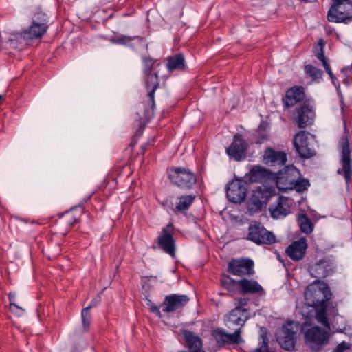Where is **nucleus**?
<instances>
[{
    "label": "nucleus",
    "mask_w": 352,
    "mask_h": 352,
    "mask_svg": "<svg viewBox=\"0 0 352 352\" xmlns=\"http://www.w3.org/2000/svg\"><path fill=\"white\" fill-rule=\"evenodd\" d=\"M142 60L143 62L142 72L144 76V83L148 91V101L146 103H142L144 107L143 116L141 117L139 113H137L139 117L138 126L129 144V148H133L137 144L139 138L143 135L146 126L153 117L154 108L155 107V92L160 86L157 74L152 73L156 60L151 56H142ZM129 152H133V149Z\"/></svg>",
    "instance_id": "f257e3e1"
},
{
    "label": "nucleus",
    "mask_w": 352,
    "mask_h": 352,
    "mask_svg": "<svg viewBox=\"0 0 352 352\" xmlns=\"http://www.w3.org/2000/svg\"><path fill=\"white\" fill-rule=\"evenodd\" d=\"M331 295L329 285L321 280H314L305 292L306 304L315 309L317 321L328 329L330 324L327 316V308Z\"/></svg>",
    "instance_id": "f03ea898"
},
{
    "label": "nucleus",
    "mask_w": 352,
    "mask_h": 352,
    "mask_svg": "<svg viewBox=\"0 0 352 352\" xmlns=\"http://www.w3.org/2000/svg\"><path fill=\"white\" fill-rule=\"evenodd\" d=\"M327 12L328 21L337 23H349L352 21V1L351 0H331Z\"/></svg>",
    "instance_id": "7ed1b4c3"
},
{
    "label": "nucleus",
    "mask_w": 352,
    "mask_h": 352,
    "mask_svg": "<svg viewBox=\"0 0 352 352\" xmlns=\"http://www.w3.org/2000/svg\"><path fill=\"white\" fill-rule=\"evenodd\" d=\"M168 174L171 183L184 190L193 188L197 183L195 174L184 167H172Z\"/></svg>",
    "instance_id": "20e7f679"
},
{
    "label": "nucleus",
    "mask_w": 352,
    "mask_h": 352,
    "mask_svg": "<svg viewBox=\"0 0 352 352\" xmlns=\"http://www.w3.org/2000/svg\"><path fill=\"white\" fill-rule=\"evenodd\" d=\"M246 239L256 245H272L276 241L273 232L268 231L260 222L252 221Z\"/></svg>",
    "instance_id": "39448f33"
},
{
    "label": "nucleus",
    "mask_w": 352,
    "mask_h": 352,
    "mask_svg": "<svg viewBox=\"0 0 352 352\" xmlns=\"http://www.w3.org/2000/svg\"><path fill=\"white\" fill-rule=\"evenodd\" d=\"M275 195V189L272 186L261 185L256 186L253 190L248 202V208L250 211L256 212L262 209L263 205L266 204L270 197Z\"/></svg>",
    "instance_id": "423d86ee"
},
{
    "label": "nucleus",
    "mask_w": 352,
    "mask_h": 352,
    "mask_svg": "<svg viewBox=\"0 0 352 352\" xmlns=\"http://www.w3.org/2000/svg\"><path fill=\"white\" fill-rule=\"evenodd\" d=\"M305 340L312 350L319 351L328 344L329 333L327 330L318 326H314L305 332Z\"/></svg>",
    "instance_id": "0eeeda50"
},
{
    "label": "nucleus",
    "mask_w": 352,
    "mask_h": 352,
    "mask_svg": "<svg viewBox=\"0 0 352 352\" xmlns=\"http://www.w3.org/2000/svg\"><path fill=\"white\" fill-rule=\"evenodd\" d=\"M314 102L312 99H307L304 103L296 107L295 120L300 129H304L314 123L316 118Z\"/></svg>",
    "instance_id": "6e6552de"
},
{
    "label": "nucleus",
    "mask_w": 352,
    "mask_h": 352,
    "mask_svg": "<svg viewBox=\"0 0 352 352\" xmlns=\"http://www.w3.org/2000/svg\"><path fill=\"white\" fill-rule=\"evenodd\" d=\"M297 327L293 322H289L282 326L277 333L276 340L280 346L287 351L294 349L296 339Z\"/></svg>",
    "instance_id": "1a4fd4ad"
},
{
    "label": "nucleus",
    "mask_w": 352,
    "mask_h": 352,
    "mask_svg": "<svg viewBox=\"0 0 352 352\" xmlns=\"http://www.w3.org/2000/svg\"><path fill=\"white\" fill-rule=\"evenodd\" d=\"M248 184L243 179H235L226 187V196L230 202L240 204L247 196Z\"/></svg>",
    "instance_id": "9d476101"
},
{
    "label": "nucleus",
    "mask_w": 352,
    "mask_h": 352,
    "mask_svg": "<svg viewBox=\"0 0 352 352\" xmlns=\"http://www.w3.org/2000/svg\"><path fill=\"white\" fill-rule=\"evenodd\" d=\"M308 99L305 89L302 85H294L287 89L285 95L282 98L284 109L292 108L297 104L304 103Z\"/></svg>",
    "instance_id": "9b49d317"
},
{
    "label": "nucleus",
    "mask_w": 352,
    "mask_h": 352,
    "mask_svg": "<svg viewBox=\"0 0 352 352\" xmlns=\"http://www.w3.org/2000/svg\"><path fill=\"white\" fill-rule=\"evenodd\" d=\"M242 330L241 328L235 329L233 333H228L225 329L222 328H217L212 331V336L215 339L217 344L220 347H223L227 345L238 344L243 342V339L241 336Z\"/></svg>",
    "instance_id": "f8f14e48"
},
{
    "label": "nucleus",
    "mask_w": 352,
    "mask_h": 352,
    "mask_svg": "<svg viewBox=\"0 0 352 352\" xmlns=\"http://www.w3.org/2000/svg\"><path fill=\"white\" fill-rule=\"evenodd\" d=\"M297 172L294 166H285L283 170L276 173L274 179L276 187L282 192L292 190L295 178L293 175Z\"/></svg>",
    "instance_id": "ddd939ff"
},
{
    "label": "nucleus",
    "mask_w": 352,
    "mask_h": 352,
    "mask_svg": "<svg viewBox=\"0 0 352 352\" xmlns=\"http://www.w3.org/2000/svg\"><path fill=\"white\" fill-rule=\"evenodd\" d=\"M228 270L234 276H252L254 274V262L250 258L232 259L228 263Z\"/></svg>",
    "instance_id": "4468645a"
},
{
    "label": "nucleus",
    "mask_w": 352,
    "mask_h": 352,
    "mask_svg": "<svg viewBox=\"0 0 352 352\" xmlns=\"http://www.w3.org/2000/svg\"><path fill=\"white\" fill-rule=\"evenodd\" d=\"M174 226L172 223H168L162 230L160 236L157 239L159 247L166 254L174 256L175 254V243L173 239Z\"/></svg>",
    "instance_id": "2eb2a0df"
},
{
    "label": "nucleus",
    "mask_w": 352,
    "mask_h": 352,
    "mask_svg": "<svg viewBox=\"0 0 352 352\" xmlns=\"http://www.w3.org/2000/svg\"><path fill=\"white\" fill-rule=\"evenodd\" d=\"M189 300L187 295L173 294L165 296L161 307L164 312L171 313L182 309Z\"/></svg>",
    "instance_id": "dca6fc26"
},
{
    "label": "nucleus",
    "mask_w": 352,
    "mask_h": 352,
    "mask_svg": "<svg viewBox=\"0 0 352 352\" xmlns=\"http://www.w3.org/2000/svg\"><path fill=\"white\" fill-rule=\"evenodd\" d=\"M311 134L305 131H300L293 138V144L297 154H316L314 146L309 141Z\"/></svg>",
    "instance_id": "f3484780"
},
{
    "label": "nucleus",
    "mask_w": 352,
    "mask_h": 352,
    "mask_svg": "<svg viewBox=\"0 0 352 352\" xmlns=\"http://www.w3.org/2000/svg\"><path fill=\"white\" fill-rule=\"evenodd\" d=\"M249 318L248 309L234 308L226 316V325L230 329H233L236 326H240L239 328L241 329Z\"/></svg>",
    "instance_id": "a211bd4d"
},
{
    "label": "nucleus",
    "mask_w": 352,
    "mask_h": 352,
    "mask_svg": "<svg viewBox=\"0 0 352 352\" xmlns=\"http://www.w3.org/2000/svg\"><path fill=\"white\" fill-rule=\"evenodd\" d=\"M292 201L291 199L280 196L277 201L270 207V212L272 217L278 219L284 217L289 213Z\"/></svg>",
    "instance_id": "6ab92c4d"
},
{
    "label": "nucleus",
    "mask_w": 352,
    "mask_h": 352,
    "mask_svg": "<svg viewBox=\"0 0 352 352\" xmlns=\"http://www.w3.org/2000/svg\"><path fill=\"white\" fill-rule=\"evenodd\" d=\"M307 248V241L305 238H302L298 241L293 242L286 249L287 255L293 261H298L301 260Z\"/></svg>",
    "instance_id": "aec40b11"
},
{
    "label": "nucleus",
    "mask_w": 352,
    "mask_h": 352,
    "mask_svg": "<svg viewBox=\"0 0 352 352\" xmlns=\"http://www.w3.org/2000/svg\"><path fill=\"white\" fill-rule=\"evenodd\" d=\"M249 144L243 135L240 133H236L233 136L232 142L226 148V154H245Z\"/></svg>",
    "instance_id": "412c9836"
},
{
    "label": "nucleus",
    "mask_w": 352,
    "mask_h": 352,
    "mask_svg": "<svg viewBox=\"0 0 352 352\" xmlns=\"http://www.w3.org/2000/svg\"><path fill=\"white\" fill-rule=\"evenodd\" d=\"M181 334L190 350L188 352L201 351L203 346V342L201 338L199 336L192 331L185 329L182 331Z\"/></svg>",
    "instance_id": "4be33fe9"
},
{
    "label": "nucleus",
    "mask_w": 352,
    "mask_h": 352,
    "mask_svg": "<svg viewBox=\"0 0 352 352\" xmlns=\"http://www.w3.org/2000/svg\"><path fill=\"white\" fill-rule=\"evenodd\" d=\"M239 290L242 294H265L262 286L254 279L243 278L239 280Z\"/></svg>",
    "instance_id": "5701e85b"
},
{
    "label": "nucleus",
    "mask_w": 352,
    "mask_h": 352,
    "mask_svg": "<svg viewBox=\"0 0 352 352\" xmlns=\"http://www.w3.org/2000/svg\"><path fill=\"white\" fill-rule=\"evenodd\" d=\"M166 67L169 72L185 70L186 60L184 54L178 53L167 58Z\"/></svg>",
    "instance_id": "b1692460"
},
{
    "label": "nucleus",
    "mask_w": 352,
    "mask_h": 352,
    "mask_svg": "<svg viewBox=\"0 0 352 352\" xmlns=\"http://www.w3.org/2000/svg\"><path fill=\"white\" fill-rule=\"evenodd\" d=\"M328 267L329 265L325 260H320L318 262L309 266V272L313 277L324 278L329 274Z\"/></svg>",
    "instance_id": "393cba45"
},
{
    "label": "nucleus",
    "mask_w": 352,
    "mask_h": 352,
    "mask_svg": "<svg viewBox=\"0 0 352 352\" xmlns=\"http://www.w3.org/2000/svg\"><path fill=\"white\" fill-rule=\"evenodd\" d=\"M83 208H80V211L76 209H73L65 212L61 218L62 223L68 227L73 226L78 222L80 217L83 213Z\"/></svg>",
    "instance_id": "a878e982"
},
{
    "label": "nucleus",
    "mask_w": 352,
    "mask_h": 352,
    "mask_svg": "<svg viewBox=\"0 0 352 352\" xmlns=\"http://www.w3.org/2000/svg\"><path fill=\"white\" fill-rule=\"evenodd\" d=\"M196 196L195 195H184L179 197V201L174 210L175 212L183 213L188 210L193 204Z\"/></svg>",
    "instance_id": "bb28decb"
},
{
    "label": "nucleus",
    "mask_w": 352,
    "mask_h": 352,
    "mask_svg": "<svg viewBox=\"0 0 352 352\" xmlns=\"http://www.w3.org/2000/svg\"><path fill=\"white\" fill-rule=\"evenodd\" d=\"M47 32L37 24H31L28 29L21 32V36L27 39H35L41 38Z\"/></svg>",
    "instance_id": "cd10ccee"
},
{
    "label": "nucleus",
    "mask_w": 352,
    "mask_h": 352,
    "mask_svg": "<svg viewBox=\"0 0 352 352\" xmlns=\"http://www.w3.org/2000/svg\"><path fill=\"white\" fill-rule=\"evenodd\" d=\"M263 160L269 166L278 168L285 166L287 162V155H263Z\"/></svg>",
    "instance_id": "c85d7f7f"
},
{
    "label": "nucleus",
    "mask_w": 352,
    "mask_h": 352,
    "mask_svg": "<svg viewBox=\"0 0 352 352\" xmlns=\"http://www.w3.org/2000/svg\"><path fill=\"white\" fill-rule=\"evenodd\" d=\"M351 155H342V169L338 170V174H343L346 184H349L352 177V169L351 167Z\"/></svg>",
    "instance_id": "c756f323"
},
{
    "label": "nucleus",
    "mask_w": 352,
    "mask_h": 352,
    "mask_svg": "<svg viewBox=\"0 0 352 352\" xmlns=\"http://www.w3.org/2000/svg\"><path fill=\"white\" fill-rule=\"evenodd\" d=\"M298 224L300 230L307 234L312 232L314 230V224L307 214H304L298 217Z\"/></svg>",
    "instance_id": "7c9ffc66"
},
{
    "label": "nucleus",
    "mask_w": 352,
    "mask_h": 352,
    "mask_svg": "<svg viewBox=\"0 0 352 352\" xmlns=\"http://www.w3.org/2000/svg\"><path fill=\"white\" fill-rule=\"evenodd\" d=\"M133 38L138 39L139 41V42L142 41L141 36H125V35H122V34L112 36L110 38V41L112 43L119 44V45H122L126 46V45H129L131 40H132Z\"/></svg>",
    "instance_id": "2f4dec72"
},
{
    "label": "nucleus",
    "mask_w": 352,
    "mask_h": 352,
    "mask_svg": "<svg viewBox=\"0 0 352 352\" xmlns=\"http://www.w3.org/2000/svg\"><path fill=\"white\" fill-rule=\"evenodd\" d=\"M49 19L46 14L43 12H37L34 14L33 18L32 24H37L39 27L47 30L49 28Z\"/></svg>",
    "instance_id": "473e14b6"
},
{
    "label": "nucleus",
    "mask_w": 352,
    "mask_h": 352,
    "mask_svg": "<svg viewBox=\"0 0 352 352\" xmlns=\"http://www.w3.org/2000/svg\"><path fill=\"white\" fill-rule=\"evenodd\" d=\"M93 307V305H90L87 307L82 309L81 311L82 323L83 327V331L85 332L88 331L90 328L91 315L90 313V309Z\"/></svg>",
    "instance_id": "72a5a7b5"
},
{
    "label": "nucleus",
    "mask_w": 352,
    "mask_h": 352,
    "mask_svg": "<svg viewBox=\"0 0 352 352\" xmlns=\"http://www.w3.org/2000/svg\"><path fill=\"white\" fill-rule=\"evenodd\" d=\"M222 286L229 292H235L239 288V280H235L229 276H224L221 278Z\"/></svg>",
    "instance_id": "f704fd0d"
},
{
    "label": "nucleus",
    "mask_w": 352,
    "mask_h": 352,
    "mask_svg": "<svg viewBox=\"0 0 352 352\" xmlns=\"http://www.w3.org/2000/svg\"><path fill=\"white\" fill-rule=\"evenodd\" d=\"M266 176V169L261 167H254L250 173V179L252 182H258Z\"/></svg>",
    "instance_id": "c9c22d12"
},
{
    "label": "nucleus",
    "mask_w": 352,
    "mask_h": 352,
    "mask_svg": "<svg viewBox=\"0 0 352 352\" xmlns=\"http://www.w3.org/2000/svg\"><path fill=\"white\" fill-rule=\"evenodd\" d=\"M306 74L313 78V80L322 79V71L312 65H307L305 67Z\"/></svg>",
    "instance_id": "e433bc0d"
},
{
    "label": "nucleus",
    "mask_w": 352,
    "mask_h": 352,
    "mask_svg": "<svg viewBox=\"0 0 352 352\" xmlns=\"http://www.w3.org/2000/svg\"><path fill=\"white\" fill-rule=\"evenodd\" d=\"M324 45L325 42L324 39L320 38L318 40L317 43L314 47V53L320 61L326 59L324 52Z\"/></svg>",
    "instance_id": "4c0bfd02"
},
{
    "label": "nucleus",
    "mask_w": 352,
    "mask_h": 352,
    "mask_svg": "<svg viewBox=\"0 0 352 352\" xmlns=\"http://www.w3.org/2000/svg\"><path fill=\"white\" fill-rule=\"evenodd\" d=\"M339 151L341 154H350L351 150L349 147V142L346 134H344L340 139L338 143Z\"/></svg>",
    "instance_id": "58836bf2"
},
{
    "label": "nucleus",
    "mask_w": 352,
    "mask_h": 352,
    "mask_svg": "<svg viewBox=\"0 0 352 352\" xmlns=\"http://www.w3.org/2000/svg\"><path fill=\"white\" fill-rule=\"evenodd\" d=\"M309 182L307 179H302L300 180L294 179L293 189L295 188L298 192H302L309 186Z\"/></svg>",
    "instance_id": "ea45409f"
},
{
    "label": "nucleus",
    "mask_w": 352,
    "mask_h": 352,
    "mask_svg": "<svg viewBox=\"0 0 352 352\" xmlns=\"http://www.w3.org/2000/svg\"><path fill=\"white\" fill-rule=\"evenodd\" d=\"M126 46L131 47L133 50L137 51L140 47H145L146 50L148 49V43L144 42V38L142 37V41L139 42V41L136 38H133L131 40L129 45H126Z\"/></svg>",
    "instance_id": "a19ab883"
},
{
    "label": "nucleus",
    "mask_w": 352,
    "mask_h": 352,
    "mask_svg": "<svg viewBox=\"0 0 352 352\" xmlns=\"http://www.w3.org/2000/svg\"><path fill=\"white\" fill-rule=\"evenodd\" d=\"M255 139L253 140L252 143L256 144H261L269 140V133H256L254 135Z\"/></svg>",
    "instance_id": "79ce46f5"
},
{
    "label": "nucleus",
    "mask_w": 352,
    "mask_h": 352,
    "mask_svg": "<svg viewBox=\"0 0 352 352\" xmlns=\"http://www.w3.org/2000/svg\"><path fill=\"white\" fill-rule=\"evenodd\" d=\"M351 346V344L346 341H342L340 342L333 352H344L346 350L349 349Z\"/></svg>",
    "instance_id": "37998d69"
},
{
    "label": "nucleus",
    "mask_w": 352,
    "mask_h": 352,
    "mask_svg": "<svg viewBox=\"0 0 352 352\" xmlns=\"http://www.w3.org/2000/svg\"><path fill=\"white\" fill-rule=\"evenodd\" d=\"M10 309L12 313L18 316L22 315L24 312V309L15 304L14 302H11L10 303Z\"/></svg>",
    "instance_id": "c03bdc74"
},
{
    "label": "nucleus",
    "mask_w": 352,
    "mask_h": 352,
    "mask_svg": "<svg viewBox=\"0 0 352 352\" xmlns=\"http://www.w3.org/2000/svg\"><path fill=\"white\" fill-rule=\"evenodd\" d=\"M251 352H270L267 339L263 338L262 344Z\"/></svg>",
    "instance_id": "a18cd8bd"
},
{
    "label": "nucleus",
    "mask_w": 352,
    "mask_h": 352,
    "mask_svg": "<svg viewBox=\"0 0 352 352\" xmlns=\"http://www.w3.org/2000/svg\"><path fill=\"white\" fill-rule=\"evenodd\" d=\"M269 123L267 121H261L256 131V133H269Z\"/></svg>",
    "instance_id": "49530a36"
},
{
    "label": "nucleus",
    "mask_w": 352,
    "mask_h": 352,
    "mask_svg": "<svg viewBox=\"0 0 352 352\" xmlns=\"http://www.w3.org/2000/svg\"><path fill=\"white\" fill-rule=\"evenodd\" d=\"M248 298H240L236 300L235 308H239L240 309H247L245 306L248 304Z\"/></svg>",
    "instance_id": "de8ad7c7"
},
{
    "label": "nucleus",
    "mask_w": 352,
    "mask_h": 352,
    "mask_svg": "<svg viewBox=\"0 0 352 352\" xmlns=\"http://www.w3.org/2000/svg\"><path fill=\"white\" fill-rule=\"evenodd\" d=\"M148 305L149 306L150 310L153 313H154L156 316H157L159 317L162 316L160 307L154 305L153 303H151V305H150V303H148Z\"/></svg>",
    "instance_id": "09e8293b"
},
{
    "label": "nucleus",
    "mask_w": 352,
    "mask_h": 352,
    "mask_svg": "<svg viewBox=\"0 0 352 352\" xmlns=\"http://www.w3.org/2000/svg\"><path fill=\"white\" fill-rule=\"evenodd\" d=\"M154 143V138L149 139L146 143L142 145V154H144L145 152H147L148 150L147 148L148 146H151V144H153Z\"/></svg>",
    "instance_id": "8fccbe9b"
},
{
    "label": "nucleus",
    "mask_w": 352,
    "mask_h": 352,
    "mask_svg": "<svg viewBox=\"0 0 352 352\" xmlns=\"http://www.w3.org/2000/svg\"><path fill=\"white\" fill-rule=\"evenodd\" d=\"M341 72L352 80V64L350 66L342 68Z\"/></svg>",
    "instance_id": "3c124183"
},
{
    "label": "nucleus",
    "mask_w": 352,
    "mask_h": 352,
    "mask_svg": "<svg viewBox=\"0 0 352 352\" xmlns=\"http://www.w3.org/2000/svg\"><path fill=\"white\" fill-rule=\"evenodd\" d=\"M264 154H286L285 151H276L274 148L267 147L265 148Z\"/></svg>",
    "instance_id": "603ef678"
},
{
    "label": "nucleus",
    "mask_w": 352,
    "mask_h": 352,
    "mask_svg": "<svg viewBox=\"0 0 352 352\" xmlns=\"http://www.w3.org/2000/svg\"><path fill=\"white\" fill-rule=\"evenodd\" d=\"M322 65L323 67H324L325 69V71L327 72V73L329 74V75H332V71H331V67L329 64V63L327 62V59L325 60H322Z\"/></svg>",
    "instance_id": "864d4df0"
},
{
    "label": "nucleus",
    "mask_w": 352,
    "mask_h": 352,
    "mask_svg": "<svg viewBox=\"0 0 352 352\" xmlns=\"http://www.w3.org/2000/svg\"><path fill=\"white\" fill-rule=\"evenodd\" d=\"M332 83L335 85V87L337 89L340 88V82L338 80L337 78L334 76L333 73H332V75H329Z\"/></svg>",
    "instance_id": "5fc2aeb1"
},
{
    "label": "nucleus",
    "mask_w": 352,
    "mask_h": 352,
    "mask_svg": "<svg viewBox=\"0 0 352 352\" xmlns=\"http://www.w3.org/2000/svg\"><path fill=\"white\" fill-rule=\"evenodd\" d=\"M230 159H234L236 161H241L245 159L246 155H230Z\"/></svg>",
    "instance_id": "6e6d98bb"
},
{
    "label": "nucleus",
    "mask_w": 352,
    "mask_h": 352,
    "mask_svg": "<svg viewBox=\"0 0 352 352\" xmlns=\"http://www.w3.org/2000/svg\"><path fill=\"white\" fill-rule=\"evenodd\" d=\"M16 298V294L14 292H10L8 294V299L10 300V303L11 302H14V300H15Z\"/></svg>",
    "instance_id": "4d7b16f0"
},
{
    "label": "nucleus",
    "mask_w": 352,
    "mask_h": 352,
    "mask_svg": "<svg viewBox=\"0 0 352 352\" xmlns=\"http://www.w3.org/2000/svg\"><path fill=\"white\" fill-rule=\"evenodd\" d=\"M313 155H300V157L302 159H309Z\"/></svg>",
    "instance_id": "13d9d810"
},
{
    "label": "nucleus",
    "mask_w": 352,
    "mask_h": 352,
    "mask_svg": "<svg viewBox=\"0 0 352 352\" xmlns=\"http://www.w3.org/2000/svg\"><path fill=\"white\" fill-rule=\"evenodd\" d=\"M341 103H342V107H341V109H342V113H343V112H344V102H343V100H342V101H341Z\"/></svg>",
    "instance_id": "bf43d9fd"
},
{
    "label": "nucleus",
    "mask_w": 352,
    "mask_h": 352,
    "mask_svg": "<svg viewBox=\"0 0 352 352\" xmlns=\"http://www.w3.org/2000/svg\"><path fill=\"white\" fill-rule=\"evenodd\" d=\"M71 352H80L76 348L72 349Z\"/></svg>",
    "instance_id": "052dcab7"
},
{
    "label": "nucleus",
    "mask_w": 352,
    "mask_h": 352,
    "mask_svg": "<svg viewBox=\"0 0 352 352\" xmlns=\"http://www.w3.org/2000/svg\"><path fill=\"white\" fill-rule=\"evenodd\" d=\"M192 152H195V149H194L193 146H192Z\"/></svg>",
    "instance_id": "680f3d73"
},
{
    "label": "nucleus",
    "mask_w": 352,
    "mask_h": 352,
    "mask_svg": "<svg viewBox=\"0 0 352 352\" xmlns=\"http://www.w3.org/2000/svg\"><path fill=\"white\" fill-rule=\"evenodd\" d=\"M178 352H188V351H179Z\"/></svg>",
    "instance_id": "e2e57ef3"
},
{
    "label": "nucleus",
    "mask_w": 352,
    "mask_h": 352,
    "mask_svg": "<svg viewBox=\"0 0 352 352\" xmlns=\"http://www.w3.org/2000/svg\"><path fill=\"white\" fill-rule=\"evenodd\" d=\"M344 82H347V80H344Z\"/></svg>",
    "instance_id": "0e129e2a"
}]
</instances>
